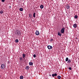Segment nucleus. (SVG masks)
Segmentation results:
<instances>
[{"instance_id": "obj_25", "label": "nucleus", "mask_w": 79, "mask_h": 79, "mask_svg": "<svg viewBox=\"0 0 79 79\" xmlns=\"http://www.w3.org/2000/svg\"><path fill=\"white\" fill-rule=\"evenodd\" d=\"M53 40H54L53 39H51L50 41H51V42H52V41H53Z\"/></svg>"}, {"instance_id": "obj_5", "label": "nucleus", "mask_w": 79, "mask_h": 79, "mask_svg": "<svg viewBox=\"0 0 79 79\" xmlns=\"http://www.w3.org/2000/svg\"><path fill=\"white\" fill-rule=\"evenodd\" d=\"M35 34L37 35H38L40 34V32L39 31H36V32H35Z\"/></svg>"}, {"instance_id": "obj_13", "label": "nucleus", "mask_w": 79, "mask_h": 79, "mask_svg": "<svg viewBox=\"0 0 79 79\" xmlns=\"http://www.w3.org/2000/svg\"><path fill=\"white\" fill-rule=\"evenodd\" d=\"M61 77L60 76H57V78L58 79H61Z\"/></svg>"}, {"instance_id": "obj_15", "label": "nucleus", "mask_w": 79, "mask_h": 79, "mask_svg": "<svg viewBox=\"0 0 79 79\" xmlns=\"http://www.w3.org/2000/svg\"><path fill=\"white\" fill-rule=\"evenodd\" d=\"M19 41V40H18V39H16V40H15V42L16 43H18Z\"/></svg>"}, {"instance_id": "obj_28", "label": "nucleus", "mask_w": 79, "mask_h": 79, "mask_svg": "<svg viewBox=\"0 0 79 79\" xmlns=\"http://www.w3.org/2000/svg\"><path fill=\"white\" fill-rule=\"evenodd\" d=\"M2 2H4L5 1V0H2Z\"/></svg>"}, {"instance_id": "obj_18", "label": "nucleus", "mask_w": 79, "mask_h": 79, "mask_svg": "<svg viewBox=\"0 0 79 79\" xmlns=\"http://www.w3.org/2000/svg\"><path fill=\"white\" fill-rule=\"evenodd\" d=\"M68 60H69L68 58H67V57L66 58V60H65V61H68Z\"/></svg>"}, {"instance_id": "obj_22", "label": "nucleus", "mask_w": 79, "mask_h": 79, "mask_svg": "<svg viewBox=\"0 0 79 79\" xmlns=\"http://www.w3.org/2000/svg\"><path fill=\"white\" fill-rule=\"evenodd\" d=\"M23 60V58H22V57H20V61H22Z\"/></svg>"}, {"instance_id": "obj_19", "label": "nucleus", "mask_w": 79, "mask_h": 79, "mask_svg": "<svg viewBox=\"0 0 79 79\" xmlns=\"http://www.w3.org/2000/svg\"><path fill=\"white\" fill-rule=\"evenodd\" d=\"M23 76H20V79H23Z\"/></svg>"}, {"instance_id": "obj_27", "label": "nucleus", "mask_w": 79, "mask_h": 79, "mask_svg": "<svg viewBox=\"0 0 79 79\" xmlns=\"http://www.w3.org/2000/svg\"><path fill=\"white\" fill-rule=\"evenodd\" d=\"M29 16L30 18H31L32 16H31V15H30V14H29Z\"/></svg>"}, {"instance_id": "obj_2", "label": "nucleus", "mask_w": 79, "mask_h": 79, "mask_svg": "<svg viewBox=\"0 0 79 79\" xmlns=\"http://www.w3.org/2000/svg\"><path fill=\"white\" fill-rule=\"evenodd\" d=\"M6 67V65H5L4 64H2L1 65V68L2 69H5V68Z\"/></svg>"}, {"instance_id": "obj_17", "label": "nucleus", "mask_w": 79, "mask_h": 79, "mask_svg": "<svg viewBox=\"0 0 79 79\" xmlns=\"http://www.w3.org/2000/svg\"><path fill=\"white\" fill-rule=\"evenodd\" d=\"M23 58H25V54H24V53H23Z\"/></svg>"}, {"instance_id": "obj_6", "label": "nucleus", "mask_w": 79, "mask_h": 79, "mask_svg": "<svg viewBox=\"0 0 79 79\" xmlns=\"http://www.w3.org/2000/svg\"><path fill=\"white\" fill-rule=\"evenodd\" d=\"M52 76L53 77H54V76H57V74L56 73H55V74H52Z\"/></svg>"}, {"instance_id": "obj_4", "label": "nucleus", "mask_w": 79, "mask_h": 79, "mask_svg": "<svg viewBox=\"0 0 79 79\" xmlns=\"http://www.w3.org/2000/svg\"><path fill=\"white\" fill-rule=\"evenodd\" d=\"M47 48H48V49H49V50L52 49V46H50V45L48 46Z\"/></svg>"}, {"instance_id": "obj_23", "label": "nucleus", "mask_w": 79, "mask_h": 79, "mask_svg": "<svg viewBox=\"0 0 79 79\" xmlns=\"http://www.w3.org/2000/svg\"><path fill=\"white\" fill-rule=\"evenodd\" d=\"M74 17L75 19H77V18H78V16H77L76 15Z\"/></svg>"}, {"instance_id": "obj_9", "label": "nucleus", "mask_w": 79, "mask_h": 79, "mask_svg": "<svg viewBox=\"0 0 79 79\" xmlns=\"http://www.w3.org/2000/svg\"><path fill=\"white\" fill-rule=\"evenodd\" d=\"M73 27L75 28H77V25L76 24H74V25H73Z\"/></svg>"}, {"instance_id": "obj_20", "label": "nucleus", "mask_w": 79, "mask_h": 79, "mask_svg": "<svg viewBox=\"0 0 79 79\" xmlns=\"http://www.w3.org/2000/svg\"><path fill=\"white\" fill-rule=\"evenodd\" d=\"M20 11H22L23 10V8H20Z\"/></svg>"}, {"instance_id": "obj_10", "label": "nucleus", "mask_w": 79, "mask_h": 79, "mask_svg": "<svg viewBox=\"0 0 79 79\" xmlns=\"http://www.w3.org/2000/svg\"><path fill=\"white\" fill-rule=\"evenodd\" d=\"M29 64L30 65H33V62H30L29 63Z\"/></svg>"}, {"instance_id": "obj_8", "label": "nucleus", "mask_w": 79, "mask_h": 79, "mask_svg": "<svg viewBox=\"0 0 79 79\" xmlns=\"http://www.w3.org/2000/svg\"><path fill=\"white\" fill-rule=\"evenodd\" d=\"M58 35H59L60 36V37L62 35L61 34V33H60V32H58Z\"/></svg>"}, {"instance_id": "obj_11", "label": "nucleus", "mask_w": 79, "mask_h": 79, "mask_svg": "<svg viewBox=\"0 0 79 79\" xmlns=\"http://www.w3.org/2000/svg\"><path fill=\"white\" fill-rule=\"evenodd\" d=\"M30 67L29 66H27L26 67V69L27 70H29Z\"/></svg>"}, {"instance_id": "obj_30", "label": "nucleus", "mask_w": 79, "mask_h": 79, "mask_svg": "<svg viewBox=\"0 0 79 79\" xmlns=\"http://www.w3.org/2000/svg\"><path fill=\"white\" fill-rule=\"evenodd\" d=\"M9 7H10V8H11V6H9Z\"/></svg>"}, {"instance_id": "obj_21", "label": "nucleus", "mask_w": 79, "mask_h": 79, "mask_svg": "<svg viewBox=\"0 0 79 79\" xmlns=\"http://www.w3.org/2000/svg\"><path fill=\"white\" fill-rule=\"evenodd\" d=\"M71 62V60H69V59H68V62H69V63H70V62Z\"/></svg>"}, {"instance_id": "obj_29", "label": "nucleus", "mask_w": 79, "mask_h": 79, "mask_svg": "<svg viewBox=\"0 0 79 79\" xmlns=\"http://www.w3.org/2000/svg\"><path fill=\"white\" fill-rule=\"evenodd\" d=\"M49 76H52V75H51V74H49Z\"/></svg>"}, {"instance_id": "obj_32", "label": "nucleus", "mask_w": 79, "mask_h": 79, "mask_svg": "<svg viewBox=\"0 0 79 79\" xmlns=\"http://www.w3.org/2000/svg\"><path fill=\"white\" fill-rule=\"evenodd\" d=\"M22 1H24V0H22Z\"/></svg>"}, {"instance_id": "obj_14", "label": "nucleus", "mask_w": 79, "mask_h": 79, "mask_svg": "<svg viewBox=\"0 0 79 79\" xmlns=\"http://www.w3.org/2000/svg\"><path fill=\"white\" fill-rule=\"evenodd\" d=\"M44 7V6H43V5H41V6H40V8H43Z\"/></svg>"}, {"instance_id": "obj_7", "label": "nucleus", "mask_w": 79, "mask_h": 79, "mask_svg": "<svg viewBox=\"0 0 79 79\" xmlns=\"http://www.w3.org/2000/svg\"><path fill=\"white\" fill-rule=\"evenodd\" d=\"M66 7L68 9H69L70 8V6L69 4H67L66 6Z\"/></svg>"}, {"instance_id": "obj_16", "label": "nucleus", "mask_w": 79, "mask_h": 79, "mask_svg": "<svg viewBox=\"0 0 79 79\" xmlns=\"http://www.w3.org/2000/svg\"><path fill=\"white\" fill-rule=\"evenodd\" d=\"M3 10H1L0 11V14H2L3 13Z\"/></svg>"}, {"instance_id": "obj_12", "label": "nucleus", "mask_w": 79, "mask_h": 79, "mask_svg": "<svg viewBox=\"0 0 79 79\" xmlns=\"http://www.w3.org/2000/svg\"><path fill=\"white\" fill-rule=\"evenodd\" d=\"M33 16L34 18H35V12L34 13Z\"/></svg>"}, {"instance_id": "obj_26", "label": "nucleus", "mask_w": 79, "mask_h": 79, "mask_svg": "<svg viewBox=\"0 0 79 79\" xmlns=\"http://www.w3.org/2000/svg\"><path fill=\"white\" fill-rule=\"evenodd\" d=\"M69 69L70 70H71L72 69L71 67H69Z\"/></svg>"}, {"instance_id": "obj_3", "label": "nucleus", "mask_w": 79, "mask_h": 79, "mask_svg": "<svg viewBox=\"0 0 79 79\" xmlns=\"http://www.w3.org/2000/svg\"><path fill=\"white\" fill-rule=\"evenodd\" d=\"M64 30L65 28H63L60 31L61 33H64Z\"/></svg>"}, {"instance_id": "obj_1", "label": "nucleus", "mask_w": 79, "mask_h": 79, "mask_svg": "<svg viewBox=\"0 0 79 79\" xmlns=\"http://www.w3.org/2000/svg\"><path fill=\"white\" fill-rule=\"evenodd\" d=\"M15 34H17L18 36L20 35L21 34L20 31L18 29H17L16 31Z\"/></svg>"}, {"instance_id": "obj_24", "label": "nucleus", "mask_w": 79, "mask_h": 79, "mask_svg": "<svg viewBox=\"0 0 79 79\" xmlns=\"http://www.w3.org/2000/svg\"><path fill=\"white\" fill-rule=\"evenodd\" d=\"M33 57L34 58H35L36 57V55L35 54H34L33 55Z\"/></svg>"}, {"instance_id": "obj_31", "label": "nucleus", "mask_w": 79, "mask_h": 79, "mask_svg": "<svg viewBox=\"0 0 79 79\" xmlns=\"http://www.w3.org/2000/svg\"><path fill=\"white\" fill-rule=\"evenodd\" d=\"M76 39H77V37H76Z\"/></svg>"}]
</instances>
